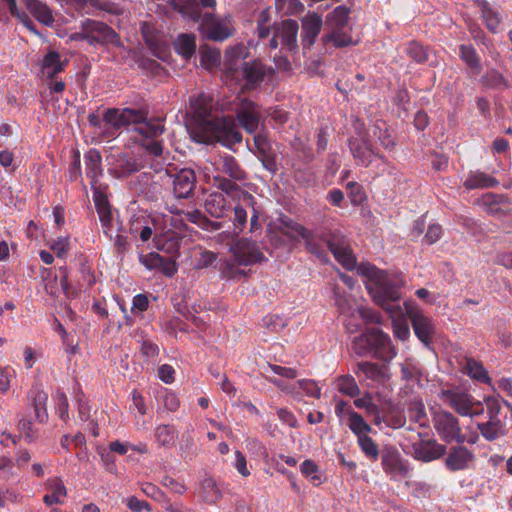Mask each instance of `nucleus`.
Wrapping results in <instances>:
<instances>
[{"label": "nucleus", "instance_id": "f257e3e1", "mask_svg": "<svg viewBox=\"0 0 512 512\" xmlns=\"http://www.w3.org/2000/svg\"><path fill=\"white\" fill-rule=\"evenodd\" d=\"M283 223L300 236L305 241L307 250L316 255L322 262L328 261L327 253L322 247L323 243L343 268L353 270L357 267L358 274L367 278L366 288L374 301L387 310L392 317L402 315L401 307L395 304L401 297L400 286L393 282L385 271L370 263H361L357 266L350 240L344 234L335 230L329 232L322 239H318L303 225L292 220Z\"/></svg>", "mask_w": 512, "mask_h": 512}, {"label": "nucleus", "instance_id": "f03ea898", "mask_svg": "<svg viewBox=\"0 0 512 512\" xmlns=\"http://www.w3.org/2000/svg\"><path fill=\"white\" fill-rule=\"evenodd\" d=\"M190 103L194 118L191 137L194 141L204 144L218 142L228 148L242 141L233 118L212 113V99L209 96L198 95Z\"/></svg>", "mask_w": 512, "mask_h": 512}, {"label": "nucleus", "instance_id": "7ed1b4c3", "mask_svg": "<svg viewBox=\"0 0 512 512\" xmlns=\"http://www.w3.org/2000/svg\"><path fill=\"white\" fill-rule=\"evenodd\" d=\"M215 175L213 185L233 200L243 202L245 205H253L255 198L244 186L247 185L249 176L238 160L229 154L219 155L213 161Z\"/></svg>", "mask_w": 512, "mask_h": 512}, {"label": "nucleus", "instance_id": "20e7f679", "mask_svg": "<svg viewBox=\"0 0 512 512\" xmlns=\"http://www.w3.org/2000/svg\"><path fill=\"white\" fill-rule=\"evenodd\" d=\"M168 3L174 10L195 22L201 19V33L209 40L223 41L233 34V29L228 20L216 18L209 13L201 18V10L197 0H169Z\"/></svg>", "mask_w": 512, "mask_h": 512}, {"label": "nucleus", "instance_id": "39448f33", "mask_svg": "<svg viewBox=\"0 0 512 512\" xmlns=\"http://www.w3.org/2000/svg\"><path fill=\"white\" fill-rule=\"evenodd\" d=\"M352 349L359 356L372 355L374 357H382L391 352V339L378 328L367 329L364 333L354 338Z\"/></svg>", "mask_w": 512, "mask_h": 512}, {"label": "nucleus", "instance_id": "423d86ee", "mask_svg": "<svg viewBox=\"0 0 512 512\" xmlns=\"http://www.w3.org/2000/svg\"><path fill=\"white\" fill-rule=\"evenodd\" d=\"M355 130L357 136L351 137L348 142L355 163L359 166L368 167L374 157H378L386 162V159L374 150L370 133L364 131V124L357 121L355 123Z\"/></svg>", "mask_w": 512, "mask_h": 512}, {"label": "nucleus", "instance_id": "0eeeda50", "mask_svg": "<svg viewBox=\"0 0 512 512\" xmlns=\"http://www.w3.org/2000/svg\"><path fill=\"white\" fill-rule=\"evenodd\" d=\"M404 309L411 321L415 335L424 346L430 348L436 331L434 321L426 316L413 301H405Z\"/></svg>", "mask_w": 512, "mask_h": 512}, {"label": "nucleus", "instance_id": "6e6552de", "mask_svg": "<svg viewBox=\"0 0 512 512\" xmlns=\"http://www.w3.org/2000/svg\"><path fill=\"white\" fill-rule=\"evenodd\" d=\"M432 416L433 426L444 442L456 441L461 444L465 441L459 421L452 413L442 409H432Z\"/></svg>", "mask_w": 512, "mask_h": 512}, {"label": "nucleus", "instance_id": "1a4fd4ad", "mask_svg": "<svg viewBox=\"0 0 512 512\" xmlns=\"http://www.w3.org/2000/svg\"><path fill=\"white\" fill-rule=\"evenodd\" d=\"M298 29V23L292 19H286L276 24L274 26L273 37L269 41V47L271 49H277L278 46L281 45L280 53H296L298 51Z\"/></svg>", "mask_w": 512, "mask_h": 512}, {"label": "nucleus", "instance_id": "9d476101", "mask_svg": "<svg viewBox=\"0 0 512 512\" xmlns=\"http://www.w3.org/2000/svg\"><path fill=\"white\" fill-rule=\"evenodd\" d=\"M249 56L248 48L240 43L236 44L232 47H229L224 56L223 61V73L226 81H241L242 70L246 67L248 61H246Z\"/></svg>", "mask_w": 512, "mask_h": 512}, {"label": "nucleus", "instance_id": "9b49d317", "mask_svg": "<svg viewBox=\"0 0 512 512\" xmlns=\"http://www.w3.org/2000/svg\"><path fill=\"white\" fill-rule=\"evenodd\" d=\"M229 252L234 260L243 266H250L267 260L258 244L248 238L235 240L230 245Z\"/></svg>", "mask_w": 512, "mask_h": 512}, {"label": "nucleus", "instance_id": "f8f14e48", "mask_svg": "<svg viewBox=\"0 0 512 512\" xmlns=\"http://www.w3.org/2000/svg\"><path fill=\"white\" fill-rule=\"evenodd\" d=\"M381 464L391 480L405 478L410 471L409 462L395 448H386L382 451Z\"/></svg>", "mask_w": 512, "mask_h": 512}, {"label": "nucleus", "instance_id": "ddd939ff", "mask_svg": "<svg viewBox=\"0 0 512 512\" xmlns=\"http://www.w3.org/2000/svg\"><path fill=\"white\" fill-rule=\"evenodd\" d=\"M146 118V111L140 109H123L109 108L103 115L105 125H110L115 129L140 123Z\"/></svg>", "mask_w": 512, "mask_h": 512}, {"label": "nucleus", "instance_id": "4468645a", "mask_svg": "<svg viewBox=\"0 0 512 512\" xmlns=\"http://www.w3.org/2000/svg\"><path fill=\"white\" fill-rule=\"evenodd\" d=\"M274 69L265 65L261 60L255 59L247 63L242 70L241 81H245L244 87L252 90L258 88L266 79H271Z\"/></svg>", "mask_w": 512, "mask_h": 512}, {"label": "nucleus", "instance_id": "2eb2a0df", "mask_svg": "<svg viewBox=\"0 0 512 512\" xmlns=\"http://www.w3.org/2000/svg\"><path fill=\"white\" fill-rule=\"evenodd\" d=\"M85 23L90 45H121L119 35L107 24L93 19H86Z\"/></svg>", "mask_w": 512, "mask_h": 512}, {"label": "nucleus", "instance_id": "dca6fc26", "mask_svg": "<svg viewBox=\"0 0 512 512\" xmlns=\"http://www.w3.org/2000/svg\"><path fill=\"white\" fill-rule=\"evenodd\" d=\"M446 454L444 464L450 472L468 470L475 460L473 452L463 445L450 447Z\"/></svg>", "mask_w": 512, "mask_h": 512}, {"label": "nucleus", "instance_id": "f3484780", "mask_svg": "<svg viewBox=\"0 0 512 512\" xmlns=\"http://www.w3.org/2000/svg\"><path fill=\"white\" fill-rule=\"evenodd\" d=\"M236 116L244 130L254 133L259 126L260 107L248 99H242L236 108Z\"/></svg>", "mask_w": 512, "mask_h": 512}, {"label": "nucleus", "instance_id": "a211bd4d", "mask_svg": "<svg viewBox=\"0 0 512 512\" xmlns=\"http://www.w3.org/2000/svg\"><path fill=\"white\" fill-rule=\"evenodd\" d=\"M166 174L172 178L173 192L176 198L190 197L196 182V175L192 169L183 168L175 174L166 170Z\"/></svg>", "mask_w": 512, "mask_h": 512}, {"label": "nucleus", "instance_id": "6ab92c4d", "mask_svg": "<svg viewBox=\"0 0 512 512\" xmlns=\"http://www.w3.org/2000/svg\"><path fill=\"white\" fill-rule=\"evenodd\" d=\"M414 458L422 462L438 460L446 455L447 447L436 440L421 441L414 445Z\"/></svg>", "mask_w": 512, "mask_h": 512}, {"label": "nucleus", "instance_id": "aec40b11", "mask_svg": "<svg viewBox=\"0 0 512 512\" xmlns=\"http://www.w3.org/2000/svg\"><path fill=\"white\" fill-rule=\"evenodd\" d=\"M442 398L459 415L467 416L471 414V406L475 399L469 393L456 390H446L442 392Z\"/></svg>", "mask_w": 512, "mask_h": 512}, {"label": "nucleus", "instance_id": "412c9836", "mask_svg": "<svg viewBox=\"0 0 512 512\" xmlns=\"http://www.w3.org/2000/svg\"><path fill=\"white\" fill-rule=\"evenodd\" d=\"M111 174L116 178H126L140 170L141 166L134 157L126 153H117L111 156Z\"/></svg>", "mask_w": 512, "mask_h": 512}, {"label": "nucleus", "instance_id": "4be33fe9", "mask_svg": "<svg viewBox=\"0 0 512 512\" xmlns=\"http://www.w3.org/2000/svg\"><path fill=\"white\" fill-rule=\"evenodd\" d=\"M355 373L358 376L362 373L364 379L370 380L374 385L384 384L390 378L386 365H379L368 361L358 363Z\"/></svg>", "mask_w": 512, "mask_h": 512}, {"label": "nucleus", "instance_id": "5701e85b", "mask_svg": "<svg viewBox=\"0 0 512 512\" xmlns=\"http://www.w3.org/2000/svg\"><path fill=\"white\" fill-rule=\"evenodd\" d=\"M322 17L317 13H310L302 19V43L304 47H311L322 28Z\"/></svg>", "mask_w": 512, "mask_h": 512}, {"label": "nucleus", "instance_id": "b1692460", "mask_svg": "<svg viewBox=\"0 0 512 512\" xmlns=\"http://www.w3.org/2000/svg\"><path fill=\"white\" fill-rule=\"evenodd\" d=\"M205 210L215 218L224 217L229 211V205L223 193L215 192L208 195L204 203Z\"/></svg>", "mask_w": 512, "mask_h": 512}, {"label": "nucleus", "instance_id": "393cba45", "mask_svg": "<svg viewBox=\"0 0 512 512\" xmlns=\"http://www.w3.org/2000/svg\"><path fill=\"white\" fill-rule=\"evenodd\" d=\"M86 175L91 179V186L94 187L98 178L102 175V157L96 149H90L84 156Z\"/></svg>", "mask_w": 512, "mask_h": 512}, {"label": "nucleus", "instance_id": "a878e982", "mask_svg": "<svg viewBox=\"0 0 512 512\" xmlns=\"http://www.w3.org/2000/svg\"><path fill=\"white\" fill-rule=\"evenodd\" d=\"M65 63L61 61L60 54L56 51H49L41 63L42 74L52 80L58 73L64 70Z\"/></svg>", "mask_w": 512, "mask_h": 512}, {"label": "nucleus", "instance_id": "bb28decb", "mask_svg": "<svg viewBox=\"0 0 512 512\" xmlns=\"http://www.w3.org/2000/svg\"><path fill=\"white\" fill-rule=\"evenodd\" d=\"M497 184L496 178L478 170L471 171L463 183L468 190L490 188Z\"/></svg>", "mask_w": 512, "mask_h": 512}, {"label": "nucleus", "instance_id": "cd10ccee", "mask_svg": "<svg viewBox=\"0 0 512 512\" xmlns=\"http://www.w3.org/2000/svg\"><path fill=\"white\" fill-rule=\"evenodd\" d=\"M28 11L42 24L50 26L54 23V17L50 8L39 0H25Z\"/></svg>", "mask_w": 512, "mask_h": 512}, {"label": "nucleus", "instance_id": "c85d7f7f", "mask_svg": "<svg viewBox=\"0 0 512 512\" xmlns=\"http://www.w3.org/2000/svg\"><path fill=\"white\" fill-rule=\"evenodd\" d=\"M325 46L332 44L335 48H343L358 44L359 40L353 41L352 37L343 28H332V31L322 37Z\"/></svg>", "mask_w": 512, "mask_h": 512}, {"label": "nucleus", "instance_id": "c756f323", "mask_svg": "<svg viewBox=\"0 0 512 512\" xmlns=\"http://www.w3.org/2000/svg\"><path fill=\"white\" fill-rule=\"evenodd\" d=\"M29 399L31 400V405L34 409L35 419L43 423L48 418V413L46 409V402L48 399L47 394L39 389H33L30 392Z\"/></svg>", "mask_w": 512, "mask_h": 512}, {"label": "nucleus", "instance_id": "7c9ffc66", "mask_svg": "<svg viewBox=\"0 0 512 512\" xmlns=\"http://www.w3.org/2000/svg\"><path fill=\"white\" fill-rule=\"evenodd\" d=\"M462 370L465 374L474 380L480 381L482 383H490L491 381L488 371L485 369L483 364L473 358L465 359V362L462 365Z\"/></svg>", "mask_w": 512, "mask_h": 512}, {"label": "nucleus", "instance_id": "2f4dec72", "mask_svg": "<svg viewBox=\"0 0 512 512\" xmlns=\"http://www.w3.org/2000/svg\"><path fill=\"white\" fill-rule=\"evenodd\" d=\"M133 125H136L135 130L143 135L146 140H152L164 132V125L160 119L147 120L146 117L142 122L133 123Z\"/></svg>", "mask_w": 512, "mask_h": 512}, {"label": "nucleus", "instance_id": "473e14b6", "mask_svg": "<svg viewBox=\"0 0 512 512\" xmlns=\"http://www.w3.org/2000/svg\"><path fill=\"white\" fill-rule=\"evenodd\" d=\"M199 496L208 504H216L222 498V493L216 481L207 477L201 482Z\"/></svg>", "mask_w": 512, "mask_h": 512}, {"label": "nucleus", "instance_id": "72a5a7b5", "mask_svg": "<svg viewBox=\"0 0 512 512\" xmlns=\"http://www.w3.org/2000/svg\"><path fill=\"white\" fill-rule=\"evenodd\" d=\"M478 6L487 29L492 33H496L501 23L499 12L493 9L485 0L478 1Z\"/></svg>", "mask_w": 512, "mask_h": 512}, {"label": "nucleus", "instance_id": "f704fd0d", "mask_svg": "<svg viewBox=\"0 0 512 512\" xmlns=\"http://www.w3.org/2000/svg\"><path fill=\"white\" fill-rule=\"evenodd\" d=\"M46 485L48 489L51 490L52 494L45 495L43 497V502L47 506L62 503L61 497H65L67 495L63 481L60 478H51L47 480Z\"/></svg>", "mask_w": 512, "mask_h": 512}, {"label": "nucleus", "instance_id": "c9c22d12", "mask_svg": "<svg viewBox=\"0 0 512 512\" xmlns=\"http://www.w3.org/2000/svg\"><path fill=\"white\" fill-rule=\"evenodd\" d=\"M371 132H372V134H370V139L372 137L376 138L379 141L380 145L382 147H384L385 149L391 150L394 148L395 140H394L391 132L387 128V125L385 122H382V121L376 122L373 125Z\"/></svg>", "mask_w": 512, "mask_h": 512}, {"label": "nucleus", "instance_id": "e433bc0d", "mask_svg": "<svg viewBox=\"0 0 512 512\" xmlns=\"http://www.w3.org/2000/svg\"><path fill=\"white\" fill-rule=\"evenodd\" d=\"M176 52L188 59L192 57L196 51V38L191 34H181L174 42Z\"/></svg>", "mask_w": 512, "mask_h": 512}, {"label": "nucleus", "instance_id": "4c0bfd02", "mask_svg": "<svg viewBox=\"0 0 512 512\" xmlns=\"http://www.w3.org/2000/svg\"><path fill=\"white\" fill-rule=\"evenodd\" d=\"M239 264L233 259L223 260L219 264V272L222 278L228 280H240L247 276V272L239 268Z\"/></svg>", "mask_w": 512, "mask_h": 512}, {"label": "nucleus", "instance_id": "58836bf2", "mask_svg": "<svg viewBox=\"0 0 512 512\" xmlns=\"http://www.w3.org/2000/svg\"><path fill=\"white\" fill-rule=\"evenodd\" d=\"M483 86L496 89L505 90L509 88V84L505 77L496 69L488 70L480 79Z\"/></svg>", "mask_w": 512, "mask_h": 512}, {"label": "nucleus", "instance_id": "ea45409f", "mask_svg": "<svg viewBox=\"0 0 512 512\" xmlns=\"http://www.w3.org/2000/svg\"><path fill=\"white\" fill-rule=\"evenodd\" d=\"M181 241L182 237L179 234L169 231L157 239V246L169 254H176L179 251Z\"/></svg>", "mask_w": 512, "mask_h": 512}, {"label": "nucleus", "instance_id": "a19ab883", "mask_svg": "<svg viewBox=\"0 0 512 512\" xmlns=\"http://www.w3.org/2000/svg\"><path fill=\"white\" fill-rule=\"evenodd\" d=\"M504 423L502 421H487L478 423L477 428L481 435L488 441H493L504 434Z\"/></svg>", "mask_w": 512, "mask_h": 512}, {"label": "nucleus", "instance_id": "79ce46f5", "mask_svg": "<svg viewBox=\"0 0 512 512\" xmlns=\"http://www.w3.org/2000/svg\"><path fill=\"white\" fill-rule=\"evenodd\" d=\"M348 415V426L350 430L357 436V438H360V436H365L371 432V426L365 422L364 418L360 414L353 410H349Z\"/></svg>", "mask_w": 512, "mask_h": 512}, {"label": "nucleus", "instance_id": "37998d69", "mask_svg": "<svg viewBox=\"0 0 512 512\" xmlns=\"http://www.w3.org/2000/svg\"><path fill=\"white\" fill-rule=\"evenodd\" d=\"M350 10L345 6H337L327 15L326 21L332 28H344L349 22Z\"/></svg>", "mask_w": 512, "mask_h": 512}, {"label": "nucleus", "instance_id": "c03bdc74", "mask_svg": "<svg viewBox=\"0 0 512 512\" xmlns=\"http://www.w3.org/2000/svg\"><path fill=\"white\" fill-rule=\"evenodd\" d=\"M460 58L471 68L475 73H480L481 63L476 50L471 45H461L459 48Z\"/></svg>", "mask_w": 512, "mask_h": 512}, {"label": "nucleus", "instance_id": "a18cd8bd", "mask_svg": "<svg viewBox=\"0 0 512 512\" xmlns=\"http://www.w3.org/2000/svg\"><path fill=\"white\" fill-rule=\"evenodd\" d=\"M155 438L160 446H172L176 440V431L172 426L162 424L155 428Z\"/></svg>", "mask_w": 512, "mask_h": 512}, {"label": "nucleus", "instance_id": "49530a36", "mask_svg": "<svg viewBox=\"0 0 512 512\" xmlns=\"http://www.w3.org/2000/svg\"><path fill=\"white\" fill-rule=\"evenodd\" d=\"M337 389L339 392L349 397L360 395V389L355 379L350 375H343L337 378Z\"/></svg>", "mask_w": 512, "mask_h": 512}, {"label": "nucleus", "instance_id": "de8ad7c7", "mask_svg": "<svg viewBox=\"0 0 512 512\" xmlns=\"http://www.w3.org/2000/svg\"><path fill=\"white\" fill-rule=\"evenodd\" d=\"M408 415L412 421L418 423L421 427L427 426L428 418L425 412V406L422 401H412L408 406Z\"/></svg>", "mask_w": 512, "mask_h": 512}, {"label": "nucleus", "instance_id": "09e8293b", "mask_svg": "<svg viewBox=\"0 0 512 512\" xmlns=\"http://www.w3.org/2000/svg\"><path fill=\"white\" fill-rule=\"evenodd\" d=\"M358 445L361 451L372 461H376L379 456V449L374 440L368 435L358 438Z\"/></svg>", "mask_w": 512, "mask_h": 512}, {"label": "nucleus", "instance_id": "8fccbe9b", "mask_svg": "<svg viewBox=\"0 0 512 512\" xmlns=\"http://www.w3.org/2000/svg\"><path fill=\"white\" fill-rule=\"evenodd\" d=\"M406 53L417 63L428 61V50L417 41H411L407 44Z\"/></svg>", "mask_w": 512, "mask_h": 512}, {"label": "nucleus", "instance_id": "3c124183", "mask_svg": "<svg viewBox=\"0 0 512 512\" xmlns=\"http://www.w3.org/2000/svg\"><path fill=\"white\" fill-rule=\"evenodd\" d=\"M248 213L246 209L238 204L234 207V218H233V226L235 235H239L243 232L246 223H247Z\"/></svg>", "mask_w": 512, "mask_h": 512}, {"label": "nucleus", "instance_id": "603ef678", "mask_svg": "<svg viewBox=\"0 0 512 512\" xmlns=\"http://www.w3.org/2000/svg\"><path fill=\"white\" fill-rule=\"evenodd\" d=\"M489 421H501L499 414L501 412L500 399L494 396H488L484 399Z\"/></svg>", "mask_w": 512, "mask_h": 512}, {"label": "nucleus", "instance_id": "864d4df0", "mask_svg": "<svg viewBox=\"0 0 512 512\" xmlns=\"http://www.w3.org/2000/svg\"><path fill=\"white\" fill-rule=\"evenodd\" d=\"M18 430L27 443H33L38 438L36 431L32 428L31 421L25 418L19 420Z\"/></svg>", "mask_w": 512, "mask_h": 512}, {"label": "nucleus", "instance_id": "5fc2aeb1", "mask_svg": "<svg viewBox=\"0 0 512 512\" xmlns=\"http://www.w3.org/2000/svg\"><path fill=\"white\" fill-rule=\"evenodd\" d=\"M220 52L216 49L201 51V63L205 68L212 69L220 63Z\"/></svg>", "mask_w": 512, "mask_h": 512}, {"label": "nucleus", "instance_id": "6e6d98bb", "mask_svg": "<svg viewBox=\"0 0 512 512\" xmlns=\"http://www.w3.org/2000/svg\"><path fill=\"white\" fill-rule=\"evenodd\" d=\"M317 472H318V467L314 461L305 460L301 464V473L305 477H310L311 481L313 482L314 485H319L321 483V478H320V476L317 475Z\"/></svg>", "mask_w": 512, "mask_h": 512}, {"label": "nucleus", "instance_id": "4d7b16f0", "mask_svg": "<svg viewBox=\"0 0 512 512\" xmlns=\"http://www.w3.org/2000/svg\"><path fill=\"white\" fill-rule=\"evenodd\" d=\"M70 246L69 237H58L49 243L50 249L58 258L64 257Z\"/></svg>", "mask_w": 512, "mask_h": 512}, {"label": "nucleus", "instance_id": "13d9d810", "mask_svg": "<svg viewBox=\"0 0 512 512\" xmlns=\"http://www.w3.org/2000/svg\"><path fill=\"white\" fill-rule=\"evenodd\" d=\"M296 386H297V389L298 388L302 389L308 396H311V397L317 398V399L320 398V396H321L320 388L312 380H307V379L299 380L296 383Z\"/></svg>", "mask_w": 512, "mask_h": 512}, {"label": "nucleus", "instance_id": "bf43d9fd", "mask_svg": "<svg viewBox=\"0 0 512 512\" xmlns=\"http://www.w3.org/2000/svg\"><path fill=\"white\" fill-rule=\"evenodd\" d=\"M254 145L259 153V156H265L273 152L271 143L265 134L259 133L254 136Z\"/></svg>", "mask_w": 512, "mask_h": 512}, {"label": "nucleus", "instance_id": "052dcab7", "mask_svg": "<svg viewBox=\"0 0 512 512\" xmlns=\"http://www.w3.org/2000/svg\"><path fill=\"white\" fill-rule=\"evenodd\" d=\"M268 368L276 375L285 379H294L298 375V371L292 367L280 366L277 364H268Z\"/></svg>", "mask_w": 512, "mask_h": 512}, {"label": "nucleus", "instance_id": "680f3d73", "mask_svg": "<svg viewBox=\"0 0 512 512\" xmlns=\"http://www.w3.org/2000/svg\"><path fill=\"white\" fill-rule=\"evenodd\" d=\"M264 377L268 382H270L271 384H273L279 390H281L282 392H285L286 394H294L297 392L296 384H290V383L286 382L285 380L276 378V377H269V376H264Z\"/></svg>", "mask_w": 512, "mask_h": 512}, {"label": "nucleus", "instance_id": "e2e57ef3", "mask_svg": "<svg viewBox=\"0 0 512 512\" xmlns=\"http://www.w3.org/2000/svg\"><path fill=\"white\" fill-rule=\"evenodd\" d=\"M162 257L156 252L148 253L140 258L141 263L149 270L158 269L161 266Z\"/></svg>", "mask_w": 512, "mask_h": 512}, {"label": "nucleus", "instance_id": "0e129e2a", "mask_svg": "<svg viewBox=\"0 0 512 512\" xmlns=\"http://www.w3.org/2000/svg\"><path fill=\"white\" fill-rule=\"evenodd\" d=\"M14 377V371L8 367H0V394H5L10 389V383Z\"/></svg>", "mask_w": 512, "mask_h": 512}, {"label": "nucleus", "instance_id": "69168bd1", "mask_svg": "<svg viewBox=\"0 0 512 512\" xmlns=\"http://www.w3.org/2000/svg\"><path fill=\"white\" fill-rule=\"evenodd\" d=\"M304 10V5L300 0H287L283 7L278 9L285 15H295Z\"/></svg>", "mask_w": 512, "mask_h": 512}, {"label": "nucleus", "instance_id": "338daca9", "mask_svg": "<svg viewBox=\"0 0 512 512\" xmlns=\"http://www.w3.org/2000/svg\"><path fill=\"white\" fill-rule=\"evenodd\" d=\"M344 325L349 333H356L361 329L362 323L357 311H353L344 320Z\"/></svg>", "mask_w": 512, "mask_h": 512}, {"label": "nucleus", "instance_id": "774afa93", "mask_svg": "<svg viewBox=\"0 0 512 512\" xmlns=\"http://www.w3.org/2000/svg\"><path fill=\"white\" fill-rule=\"evenodd\" d=\"M142 146L145 148L146 152L154 158H159L163 154V146L160 141L153 139L146 140L143 142Z\"/></svg>", "mask_w": 512, "mask_h": 512}]
</instances>
